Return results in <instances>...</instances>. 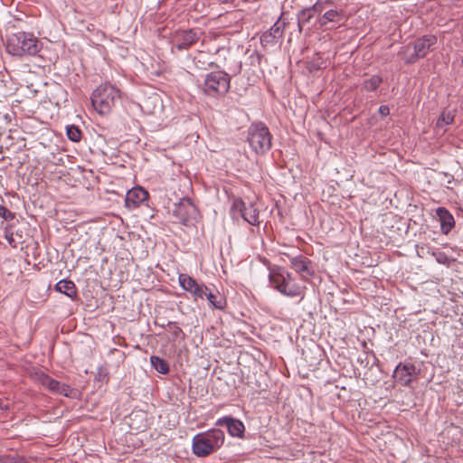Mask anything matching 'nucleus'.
I'll return each instance as SVG.
<instances>
[{"instance_id": "6", "label": "nucleus", "mask_w": 463, "mask_h": 463, "mask_svg": "<svg viewBox=\"0 0 463 463\" xmlns=\"http://www.w3.org/2000/svg\"><path fill=\"white\" fill-rule=\"evenodd\" d=\"M230 87V75L222 71H216L206 74L201 90L209 97L218 98L228 93Z\"/></svg>"}, {"instance_id": "20", "label": "nucleus", "mask_w": 463, "mask_h": 463, "mask_svg": "<svg viewBox=\"0 0 463 463\" xmlns=\"http://www.w3.org/2000/svg\"><path fill=\"white\" fill-rule=\"evenodd\" d=\"M150 363L153 368L162 374H166L169 372L168 363L159 356L152 355L150 357Z\"/></svg>"}, {"instance_id": "10", "label": "nucleus", "mask_w": 463, "mask_h": 463, "mask_svg": "<svg viewBox=\"0 0 463 463\" xmlns=\"http://www.w3.org/2000/svg\"><path fill=\"white\" fill-rule=\"evenodd\" d=\"M198 40L199 35L194 29L178 30L172 36L173 46L178 51L189 49Z\"/></svg>"}, {"instance_id": "24", "label": "nucleus", "mask_w": 463, "mask_h": 463, "mask_svg": "<svg viewBox=\"0 0 463 463\" xmlns=\"http://www.w3.org/2000/svg\"><path fill=\"white\" fill-rule=\"evenodd\" d=\"M194 64L198 69L204 70L207 67L214 66V62L206 59V54L203 52H199L194 59Z\"/></svg>"}, {"instance_id": "14", "label": "nucleus", "mask_w": 463, "mask_h": 463, "mask_svg": "<svg viewBox=\"0 0 463 463\" xmlns=\"http://www.w3.org/2000/svg\"><path fill=\"white\" fill-rule=\"evenodd\" d=\"M40 382L43 386H44L49 391L54 393L61 394L66 397L71 396L72 390L69 385L61 383L60 382L50 377L49 375L43 374L40 377Z\"/></svg>"}, {"instance_id": "17", "label": "nucleus", "mask_w": 463, "mask_h": 463, "mask_svg": "<svg viewBox=\"0 0 463 463\" xmlns=\"http://www.w3.org/2000/svg\"><path fill=\"white\" fill-rule=\"evenodd\" d=\"M436 214L440 222L441 233L448 235L455 227V219L451 213L445 207H439L436 210Z\"/></svg>"}, {"instance_id": "4", "label": "nucleus", "mask_w": 463, "mask_h": 463, "mask_svg": "<svg viewBox=\"0 0 463 463\" xmlns=\"http://www.w3.org/2000/svg\"><path fill=\"white\" fill-rule=\"evenodd\" d=\"M120 99V91L111 84H101L92 93L91 104L100 115L109 114Z\"/></svg>"}, {"instance_id": "15", "label": "nucleus", "mask_w": 463, "mask_h": 463, "mask_svg": "<svg viewBox=\"0 0 463 463\" xmlns=\"http://www.w3.org/2000/svg\"><path fill=\"white\" fill-rule=\"evenodd\" d=\"M148 198V193L142 187H134L130 189L125 198V205L128 209H134L139 206Z\"/></svg>"}, {"instance_id": "28", "label": "nucleus", "mask_w": 463, "mask_h": 463, "mask_svg": "<svg viewBox=\"0 0 463 463\" xmlns=\"http://www.w3.org/2000/svg\"><path fill=\"white\" fill-rule=\"evenodd\" d=\"M324 66H325V61L319 56L313 58L307 63V69L310 71L320 70Z\"/></svg>"}, {"instance_id": "31", "label": "nucleus", "mask_w": 463, "mask_h": 463, "mask_svg": "<svg viewBox=\"0 0 463 463\" xmlns=\"http://www.w3.org/2000/svg\"><path fill=\"white\" fill-rule=\"evenodd\" d=\"M314 12L313 10L309 8L303 9L299 14V20H301L303 23H308L310 19L313 17Z\"/></svg>"}, {"instance_id": "7", "label": "nucleus", "mask_w": 463, "mask_h": 463, "mask_svg": "<svg viewBox=\"0 0 463 463\" xmlns=\"http://www.w3.org/2000/svg\"><path fill=\"white\" fill-rule=\"evenodd\" d=\"M271 134L268 127L260 122L251 124L248 129L247 141L256 154H265L271 147Z\"/></svg>"}, {"instance_id": "5", "label": "nucleus", "mask_w": 463, "mask_h": 463, "mask_svg": "<svg viewBox=\"0 0 463 463\" xmlns=\"http://www.w3.org/2000/svg\"><path fill=\"white\" fill-rule=\"evenodd\" d=\"M436 43L435 35H423L413 43V52L411 45H405L400 49L398 55L406 64L415 63L418 60L424 58Z\"/></svg>"}, {"instance_id": "36", "label": "nucleus", "mask_w": 463, "mask_h": 463, "mask_svg": "<svg viewBox=\"0 0 463 463\" xmlns=\"http://www.w3.org/2000/svg\"><path fill=\"white\" fill-rule=\"evenodd\" d=\"M24 463H27L26 461H24Z\"/></svg>"}, {"instance_id": "1", "label": "nucleus", "mask_w": 463, "mask_h": 463, "mask_svg": "<svg viewBox=\"0 0 463 463\" xmlns=\"http://www.w3.org/2000/svg\"><path fill=\"white\" fill-rule=\"evenodd\" d=\"M269 280L272 288L284 296L290 298L303 296V288L297 283L291 273L281 267L269 269Z\"/></svg>"}, {"instance_id": "18", "label": "nucleus", "mask_w": 463, "mask_h": 463, "mask_svg": "<svg viewBox=\"0 0 463 463\" xmlns=\"http://www.w3.org/2000/svg\"><path fill=\"white\" fill-rule=\"evenodd\" d=\"M204 298L208 299L210 305L213 307L220 310L224 309L227 305L226 298L218 291L213 293L208 288V291H206V295L204 296Z\"/></svg>"}, {"instance_id": "30", "label": "nucleus", "mask_w": 463, "mask_h": 463, "mask_svg": "<svg viewBox=\"0 0 463 463\" xmlns=\"http://www.w3.org/2000/svg\"><path fill=\"white\" fill-rule=\"evenodd\" d=\"M0 217L3 218L5 221H12L14 219L15 215L5 206L0 205Z\"/></svg>"}, {"instance_id": "32", "label": "nucleus", "mask_w": 463, "mask_h": 463, "mask_svg": "<svg viewBox=\"0 0 463 463\" xmlns=\"http://www.w3.org/2000/svg\"><path fill=\"white\" fill-rule=\"evenodd\" d=\"M5 237L12 247H17L18 242L14 240V233L10 231L8 227H5Z\"/></svg>"}, {"instance_id": "12", "label": "nucleus", "mask_w": 463, "mask_h": 463, "mask_svg": "<svg viewBox=\"0 0 463 463\" xmlns=\"http://www.w3.org/2000/svg\"><path fill=\"white\" fill-rule=\"evenodd\" d=\"M285 26L286 24L279 19L269 30L261 34V45L265 48L276 45L283 38Z\"/></svg>"}, {"instance_id": "33", "label": "nucleus", "mask_w": 463, "mask_h": 463, "mask_svg": "<svg viewBox=\"0 0 463 463\" xmlns=\"http://www.w3.org/2000/svg\"><path fill=\"white\" fill-rule=\"evenodd\" d=\"M2 463H24V460L22 458H15L11 457H5L1 459Z\"/></svg>"}, {"instance_id": "23", "label": "nucleus", "mask_w": 463, "mask_h": 463, "mask_svg": "<svg viewBox=\"0 0 463 463\" xmlns=\"http://www.w3.org/2000/svg\"><path fill=\"white\" fill-rule=\"evenodd\" d=\"M179 284L182 288L187 292H191L197 281L187 274H180L178 277Z\"/></svg>"}, {"instance_id": "11", "label": "nucleus", "mask_w": 463, "mask_h": 463, "mask_svg": "<svg viewBox=\"0 0 463 463\" xmlns=\"http://www.w3.org/2000/svg\"><path fill=\"white\" fill-rule=\"evenodd\" d=\"M289 261L290 267L300 275L302 279L308 280L314 276L312 261L308 258L299 254L291 257Z\"/></svg>"}, {"instance_id": "9", "label": "nucleus", "mask_w": 463, "mask_h": 463, "mask_svg": "<svg viewBox=\"0 0 463 463\" xmlns=\"http://www.w3.org/2000/svg\"><path fill=\"white\" fill-rule=\"evenodd\" d=\"M173 214L180 223L187 225L195 219L197 210L189 198H182L179 203L175 204Z\"/></svg>"}, {"instance_id": "22", "label": "nucleus", "mask_w": 463, "mask_h": 463, "mask_svg": "<svg viewBox=\"0 0 463 463\" xmlns=\"http://www.w3.org/2000/svg\"><path fill=\"white\" fill-rule=\"evenodd\" d=\"M341 17H342L341 11H338L335 9H330L323 14L319 23L321 25H326L329 22H339L341 20Z\"/></svg>"}, {"instance_id": "26", "label": "nucleus", "mask_w": 463, "mask_h": 463, "mask_svg": "<svg viewBox=\"0 0 463 463\" xmlns=\"http://www.w3.org/2000/svg\"><path fill=\"white\" fill-rule=\"evenodd\" d=\"M67 137L73 142H79L81 139L82 133L79 127L71 125L66 127Z\"/></svg>"}, {"instance_id": "16", "label": "nucleus", "mask_w": 463, "mask_h": 463, "mask_svg": "<svg viewBox=\"0 0 463 463\" xmlns=\"http://www.w3.org/2000/svg\"><path fill=\"white\" fill-rule=\"evenodd\" d=\"M216 425L226 426L229 434L232 437H241L245 430L244 425L241 420L232 417H223L219 419L216 421Z\"/></svg>"}, {"instance_id": "34", "label": "nucleus", "mask_w": 463, "mask_h": 463, "mask_svg": "<svg viewBox=\"0 0 463 463\" xmlns=\"http://www.w3.org/2000/svg\"><path fill=\"white\" fill-rule=\"evenodd\" d=\"M378 111L383 117H386L390 114V109L386 105L380 106Z\"/></svg>"}, {"instance_id": "21", "label": "nucleus", "mask_w": 463, "mask_h": 463, "mask_svg": "<svg viewBox=\"0 0 463 463\" xmlns=\"http://www.w3.org/2000/svg\"><path fill=\"white\" fill-rule=\"evenodd\" d=\"M455 114L451 110L444 109L439 115L436 127L443 128L448 125H450L454 121Z\"/></svg>"}, {"instance_id": "2", "label": "nucleus", "mask_w": 463, "mask_h": 463, "mask_svg": "<svg viewBox=\"0 0 463 463\" xmlns=\"http://www.w3.org/2000/svg\"><path fill=\"white\" fill-rule=\"evenodd\" d=\"M40 50L39 40L25 32L12 33L6 40V51L14 56L35 55Z\"/></svg>"}, {"instance_id": "8", "label": "nucleus", "mask_w": 463, "mask_h": 463, "mask_svg": "<svg viewBox=\"0 0 463 463\" xmlns=\"http://www.w3.org/2000/svg\"><path fill=\"white\" fill-rule=\"evenodd\" d=\"M231 213L234 217L241 216L249 224L256 226L260 224L259 221V210L253 203H250L248 206L241 198H234L231 206Z\"/></svg>"}, {"instance_id": "3", "label": "nucleus", "mask_w": 463, "mask_h": 463, "mask_svg": "<svg viewBox=\"0 0 463 463\" xmlns=\"http://www.w3.org/2000/svg\"><path fill=\"white\" fill-rule=\"evenodd\" d=\"M224 442V433L219 429L196 434L192 440V449L197 457H206L217 450Z\"/></svg>"}, {"instance_id": "35", "label": "nucleus", "mask_w": 463, "mask_h": 463, "mask_svg": "<svg viewBox=\"0 0 463 463\" xmlns=\"http://www.w3.org/2000/svg\"><path fill=\"white\" fill-rule=\"evenodd\" d=\"M313 12H317V13H320L324 10V4L323 3H320V2H317L312 7H310Z\"/></svg>"}, {"instance_id": "29", "label": "nucleus", "mask_w": 463, "mask_h": 463, "mask_svg": "<svg viewBox=\"0 0 463 463\" xmlns=\"http://www.w3.org/2000/svg\"><path fill=\"white\" fill-rule=\"evenodd\" d=\"M167 326H168L170 331L172 332V335L175 336V338H178L181 335L184 336L183 330L177 325L176 322H168Z\"/></svg>"}, {"instance_id": "25", "label": "nucleus", "mask_w": 463, "mask_h": 463, "mask_svg": "<svg viewBox=\"0 0 463 463\" xmlns=\"http://www.w3.org/2000/svg\"><path fill=\"white\" fill-rule=\"evenodd\" d=\"M383 82L382 77L378 75H373L370 79L365 80L364 81V89L368 91H373L375 90L380 84Z\"/></svg>"}, {"instance_id": "27", "label": "nucleus", "mask_w": 463, "mask_h": 463, "mask_svg": "<svg viewBox=\"0 0 463 463\" xmlns=\"http://www.w3.org/2000/svg\"><path fill=\"white\" fill-rule=\"evenodd\" d=\"M206 291H208V287L204 284L196 283V286L194 287L190 294L194 298V300L203 299L206 295Z\"/></svg>"}, {"instance_id": "13", "label": "nucleus", "mask_w": 463, "mask_h": 463, "mask_svg": "<svg viewBox=\"0 0 463 463\" xmlns=\"http://www.w3.org/2000/svg\"><path fill=\"white\" fill-rule=\"evenodd\" d=\"M415 366L410 364L400 363L394 372L393 378L402 386H409L412 382V375L415 373Z\"/></svg>"}, {"instance_id": "19", "label": "nucleus", "mask_w": 463, "mask_h": 463, "mask_svg": "<svg viewBox=\"0 0 463 463\" xmlns=\"http://www.w3.org/2000/svg\"><path fill=\"white\" fill-rule=\"evenodd\" d=\"M55 289L71 298H74L77 294L76 286L71 280H60L55 285Z\"/></svg>"}]
</instances>
